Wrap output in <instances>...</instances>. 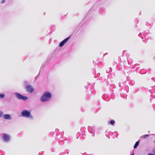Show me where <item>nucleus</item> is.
Segmentation results:
<instances>
[{
  "label": "nucleus",
  "instance_id": "dca6fc26",
  "mask_svg": "<svg viewBox=\"0 0 155 155\" xmlns=\"http://www.w3.org/2000/svg\"><path fill=\"white\" fill-rule=\"evenodd\" d=\"M127 61H128V63H130V64L131 63V62H130V61H129V59H127Z\"/></svg>",
  "mask_w": 155,
  "mask_h": 155
},
{
  "label": "nucleus",
  "instance_id": "f03ea898",
  "mask_svg": "<svg viewBox=\"0 0 155 155\" xmlns=\"http://www.w3.org/2000/svg\"><path fill=\"white\" fill-rule=\"evenodd\" d=\"M21 114L23 117L28 118L31 120L33 119V116L31 114L30 112L28 110H23L21 112Z\"/></svg>",
  "mask_w": 155,
  "mask_h": 155
},
{
  "label": "nucleus",
  "instance_id": "a211bd4d",
  "mask_svg": "<svg viewBox=\"0 0 155 155\" xmlns=\"http://www.w3.org/2000/svg\"><path fill=\"white\" fill-rule=\"evenodd\" d=\"M153 59L154 60H155V57H154L153 58Z\"/></svg>",
  "mask_w": 155,
  "mask_h": 155
},
{
  "label": "nucleus",
  "instance_id": "6e6552de",
  "mask_svg": "<svg viewBox=\"0 0 155 155\" xmlns=\"http://www.w3.org/2000/svg\"><path fill=\"white\" fill-rule=\"evenodd\" d=\"M89 130L91 132H93L94 127L89 126L88 127Z\"/></svg>",
  "mask_w": 155,
  "mask_h": 155
},
{
  "label": "nucleus",
  "instance_id": "1a4fd4ad",
  "mask_svg": "<svg viewBox=\"0 0 155 155\" xmlns=\"http://www.w3.org/2000/svg\"><path fill=\"white\" fill-rule=\"evenodd\" d=\"M139 145V141H137L135 143L134 146V149H136L137 148V146Z\"/></svg>",
  "mask_w": 155,
  "mask_h": 155
},
{
  "label": "nucleus",
  "instance_id": "4468645a",
  "mask_svg": "<svg viewBox=\"0 0 155 155\" xmlns=\"http://www.w3.org/2000/svg\"><path fill=\"white\" fill-rule=\"evenodd\" d=\"M5 1V0H2L1 2V3H4Z\"/></svg>",
  "mask_w": 155,
  "mask_h": 155
},
{
  "label": "nucleus",
  "instance_id": "4be33fe9",
  "mask_svg": "<svg viewBox=\"0 0 155 155\" xmlns=\"http://www.w3.org/2000/svg\"><path fill=\"white\" fill-rule=\"evenodd\" d=\"M1 155H2V154H1Z\"/></svg>",
  "mask_w": 155,
  "mask_h": 155
},
{
  "label": "nucleus",
  "instance_id": "f257e3e1",
  "mask_svg": "<svg viewBox=\"0 0 155 155\" xmlns=\"http://www.w3.org/2000/svg\"><path fill=\"white\" fill-rule=\"evenodd\" d=\"M52 95L51 93L48 91L45 92L40 98V101L42 102L48 101L51 98Z\"/></svg>",
  "mask_w": 155,
  "mask_h": 155
},
{
  "label": "nucleus",
  "instance_id": "6ab92c4d",
  "mask_svg": "<svg viewBox=\"0 0 155 155\" xmlns=\"http://www.w3.org/2000/svg\"><path fill=\"white\" fill-rule=\"evenodd\" d=\"M131 155H134V153H133Z\"/></svg>",
  "mask_w": 155,
  "mask_h": 155
},
{
  "label": "nucleus",
  "instance_id": "39448f33",
  "mask_svg": "<svg viewBox=\"0 0 155 155\" xmlns=\"http://www.w3.org/2000/svg\"><path fill=\"white\" fill-rule=\"evenodd\" d=\"M2 138L4 141L7 142L10 140V136L9 135L5 134L3 135Z\"/></svg>",
  "mask_w": 155,
  "mask_h": 155
},
{
  "label": "nucleus",
  "instance_id": "ddd939ff",
  "mask_svg": "<svg viewBox=\"0 0 155 155\" xmlns=\"http://www.w3.org/2000/svg\"><path fill=\"white\" fill-rule=\"evenodd\" d=\"M149 135L148 134H146V135H145L144 136V137H143V138H146L147 137H149Z\"/></svg>",
  "mask_w": 155,
  "mask_h": 155
},
{
  "label": "nucleus",
  "instance_id": "0eeeda50",
  "mask_svg": "<svg viewBox=\"0 0 155 155\" xmlns=\"http://www.w3.org/2000/svg\"><path fill=\"white\" fill-rule=\"evenodd\" d=\"M3 117L6 120H11L12 118L10 114H5L3 115Z\"/></svg>",
  "mask_w": 155,
  "mask_h": 155
},
{
  "label": "nucleus",
  "instance_id": "412c9836",
  "mask_svg": "<svg viewBox=\"0 0 155 155\" xmlns=\"http://www.w3.org/2000/svg\"><path fill=\"white\" fill-rule=\"evenodd\" d=\"M107 71V70L106 71V72H107H107H108V71Z\"/></svg>",
  "mask_w": 155,
  "mask_h": 155
},
{
  "label": "nucleus",
  "instance_id": "aec40b11",
  "mask_svg": "<svg viewBox=\"0 0 155 155\" xmlns=\"http://www.w3.org/2000/svg\"><path fill=\"white\" fill-rule=\"evenodd\" d=\"M119 86H120V84L119 83Z\"/></svg>",
  "mask_w": 155,
  "mask_h": 155
},
{
  "label": "nucleus",
  "instance_id": "7ed1b4c3",
  "mask_svg": "<svg viewBox=\"0 0 155 155\" xmlns=\"http://www.w3.org/2000/svg\"><path fill=\"white\" fill-rule=\"evenodd\" d=\"M14 94L16 97L18 99L25 101L28 99L27 97L23 96L18 93L16 92Z\"/></svg>",
  "mask_w": 155,
  "mask_h": 155
},
{
  "label": "nucleus",
  "instance_id": "20e7f679",
  "mask_svg": "<svg viewBox=\"0 0 155 155\" xmlns=\"http://www.w3.org/2000/svg\"><path fill=\"white\" fill-rule=\"evenodd\" d=\"M25 87L27 92L31 93L34 91V89L31 85L27 84L26 85Z\"/></svg>",
  "mask_w": 155,
  "mask_h": 155
},
{
  "label": "nucleus",
  "instance_id": "423d86ee",
  "mask_svg": "<svg viewBox=\"0 0 155 155\" xmlns=\"http://www.w3.org/2000/svg\"><path fill=\"white\" fill-rule=\"evenodd\" d=\"M71 36L64 39L63 41H61L59 44V46L61 47L68 41L70 38Z\"/></svg>",
  "mask_w": 155,
  "mask_h": 155
},
{
  "label": "nucleus",
  "instance_id": "f3484780",
  "mask_svg": "<svg viewBox=\"0 0 155 155\" xmlns=\"http://www.w3.org/2000/svg\"><path fill=\"white\" fill-rule=\"evenodd\" d=\"M140 35H141V33H140L139 34L138 36H140Z\"/></svg>",
  "mask_w": 155,
  "mask_h": 155
},
{
  "label": "nucleus",
  "instance_id": "9d476101",
  "mask_svg": "<svg viewBox=\"0 0 155 155\" xmlns=\"http://www.w3.org/2000/svg\"><path fill=\"white\" fill-rule=\"evenodd\" d=\"M108 123L112 125H113L115 123V121L114 120H111L110 121H108Z\"/></svg>",
  "mask_w": 155,
  "mask_h": 155
},
{
  "label": "nucleus",
  "instance_id": "2eb2a0df",
  "mask_svg": "<svg viewBox=\"0 0 155 155\" xmlns=\"http://www.w3.org/2000/svg\"><path fill=\"white\" fill-rule=\"evenodd\" d=\"M148 155H155V154L152 153H150L148 154Z\"/></svg>",
  "mask_w": 155,
  "mask_h": 155
},
{
  "label": "nucleus",
  "instance_id": "9b49d317",
  "mask_svg": "<svg viewBox=\"0 0 155 155\" xmlns=\"http://www.w3.org/2000/svg\"><path fill=\"white\" fill-rule=\"evenodd\" d=\"M5 95L4 94H0V98H2L4 97Z\"/></svg>",
  "mask_w": 155,
  "mask_h": 155
},
{
  "label": "nucleus",
  "instance_id": "f8f14e48",
  "mask_svg": "<svg viewBox=\"0 0 155 155\" xmlns=\"http://www.w3.org/2000/svg\"><path fill=\"white\" fill-rule=\"evenodd\" d=\"M3 113V112L2 111L0 110V117H1L2 116V114Z\"/></svg>",
  "mask_w": 155,
  "mask_h": 155
}]
</instances>
